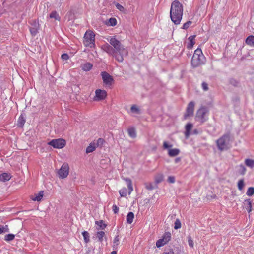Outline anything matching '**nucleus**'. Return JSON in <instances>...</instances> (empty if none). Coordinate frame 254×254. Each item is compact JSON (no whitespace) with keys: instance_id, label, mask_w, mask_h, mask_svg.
Masks as SVG:
<instances>
[{"instance_id":"obj_1","label":"nucleus","mask_w":254,"mask_h":254,"mask_svg":"<svg viewBox=\"0 0 254 254\" xmlns=\"http://www.w3.org/2000/svg\"><path fill=\"white\" fill-rule=\"evenodd\" d=\"M109 41L115 51L114 57L118 62H122L124 60V56L127 55L128 54L127 50L124 48L121 42L117 40L115 36L111 37Z\"/></svg>"},{"instance_id":"obj_2","label":"nucleus","mask_w":254,"mask_h":254,"mask_svg":"<svg viewBox=\"0 0 254 254\" xmlns=\"http://www.w3.org/2000/svg\"><path fill=\"white\" fill-rule=\"evenodd\" d=\"M183 7L182 4L178 0L172 2L170 8V18L172 21L176 25L180 23L182 19Z\"/></svg>"},{"instance_id":"obj_3","label":"nucleus","mask_w":254,"mask_h":254,"mask_svg":"<svg viewBox=\"0 0 254 254\" xmlns=\"http://www.w3.org/2000/svg\"><path fill=\"white\" fill-rule=\"evenodd\" d=\"M206 58L200 48L198 47L194 52L191 60V65L193 68L199 67L205 64Z\"/></svg>"},{"instance_id":"obj_4","label":"nucleus","mask_w":254,"mask_h":254,"mask_svg":"<svg viewBox=\"0 0 254 254\" xmlns=\"http://www.w3.org/2000/svg\"><path fill=\"white\" fill-rule=\"evenodd\" d=\"M95 35L93 31L87 30L85 32L83 37V44L85 47H94Z\"/></svg>"},{"instance_id":"obj_5","label":"nucleus","mask_w":254,"mask_h":254,"mask_svg":"<svg viewBox=\"0 0 254 254\" xmlns=\"http://www.w3.org/2000/svg\"><path fill=\"white\" fill-rule=\"evenodd\" d=\"M230 141V135L229 134H224L220 138H219L217 141V145L218 149L221 150H226L228 149V144Z\"/></svg>"},{"instance_id":"obj_6","label":"nucleus","mask_w":254,"mask_h":254,"mask_svg":"<svg viewBox=\"0 0 254 254\" xmlns=\"http://www.w3.org/2000/svg\"><path fill=\"white\" fill-rule=\"evenodd\" d=\"M127 182L128 190L126 188H123L119 190V193L121 197H126L127 194L130 195L133 190L132 181L130 179L126 178L124 179Z\"/></svg>"},{"instance_id":"obj_7","label":"nucleus","mask_w":254,"mask_h":254,"mask_svg":"<svg viewBox=\"0 0 254 254\" xmlns=\"http://www.w3.org/2000/svg\"><path fill=\"white\" fill-rule=\"evenodd\" d=\"M172 146V144H169L167 141H164L163 143V149H168V154L171 157L177 156L180 152V150L178 148H171Z\"/></svg>"},{"instance_id":"obj_8","label":"nucleus","mask_w":254,"mask_h":254,"mask_svg":"<svg viewBox=\"0 0 254 254\" xmlns=\"http://www.w3.org/2000/svg\"><path fill=\"white\" fill-rule=\"evenodd\" d=\"M69 173V166L67 163H64L62 165L60 169L58 171L59 178L60 179H65L67 177Z\"/></svg>"},{"instance_id":"obj_9","label":"nucleus","mask_w":254,"mask_h":254,"mask_svg":"<svg viewBox=\"0 0 254 254\" xmlns=\"http://www.w3.org/2000/svg\"><path fill=\"white\" fill-rule=\"evenodd\" d=\"M171 238V234L169 232H166L164 233L161 239L158 240L156 243V245L157 248H160L167 243H168Z\"/></svg>"},{"instance_id":"obj_10","label":"nucleus","mask_w":254,"mask_h":254,"mask_svg":"<svg viewBox=\"0 0 254 254\" xmlns=\"http://www.w3.org/2000/svg\"><path fill=\"white\" fill-rule=\"evenodd\" d=\"M48 144L55 148L62 149L65 146L66 141L62 138L55 139L49 142Z\"/></svg>"},{"instance_id":"obj_11","label":"nucleus","mask_w":254,"mask_h":254,"mask_svg":"<svg viewBox=\"0 0 254 254\" xmlns=\"http://www.w3.org/2000/svg\"><path fill=\"white\" fill-rule=\"evenodd\" d=\"M95 95L93 97L95 101H100L104 100L107 96V93L105 90L97 89L95 92Z\"/></svg>"},{"instance_id":"obj_12","label":"nucleus","mask_w":254,"mask_h":254,"mask_svg":"<svg viewBox=\"0 0 254 254\" xmlns=\"http://www.w3.org/2000/svg\"><path fill=\"white\" fill-rule=\"evenodd\" d=\"M101 76L103 81V83L106 86L110 87L114 82L113 77L107 72L104 71L101 72Z\"/></svg>"},{"instance_id":"obj_13","label":"nucleus","mask_w":254,"mask_h":254,"mask_svg":"<svg viewBox=\"0 0 254 254\" xmlns=\"http://www.w3.org/2000/svg\"><path fill=\"white\" fill-rule=\"evenodd\" d=\"M208 111L205 107H201L196 113V117L198 118L201 122L205 121V116L208 113Z\"/></svg>"},{"instance_id":"obj_14","label":"nucleus","mask_w":254,"mask_h":254,"mask_svg":"<svg viewBox=\"0 0 254 254\" xmlns=\"http://www.w3.org/2000/svg\"><path fill=\"white\" fill-rule=\"evenodd\" d=\"M194 105V102L193 101H191L188 104L186 109V112L184 115L185 119H187L188 117L192 116L193 114Z\"/></svg>"},{"instance_id":"obj_15","label":"nucleus","mask_w":254,"mask_h":254,"mask_svg":"<svg viewBox=\"0 0 254 254\" xmlns=\"http://www.w3.org/2000/svg\"><path fill=\"white\" fill-rule=\"evenodd\" d=\"M101 49L108 54L112 55L114 57V54L115 53L114 50L112 47V46H110L108 43H106L102 46Z\"/></svg>"},{"instance_id":"obj_16","label":"nucleus","mask_w":254,"mask_h":254,"mask_svg":"<svg viewBox=\"0 0 254 254\" xmlns=\"http://www.w3.org/2000/svg\"><path fill=\"white\" fill-rule=\"evenodd\" d=\"M44 196V191L41 190L38 193H35L34 195L30 196V199L34 201H40Z\"/></svg>"},{"instance_id":"obj_17","label":"nucleus","mask_w":254,"mask_h":254,"mask_svg":"<svg viewBox=\"0 0 254 254\" xmlns=\"http://www.w3.org/2000/svg\"><path fill=\"white\" fill-rule=\"evenodd\" d=\"M195 37H196V35H193L190 36L188 38V42L187 46V48L188 49H191L192 48V47H193L194 45L195 44Z\"/></svg>"},{"instance_id":"obj_18","label":"nucleus","mask_w":254,"mask_h":254,"mask_svg":"<svg viewBox=\"0 0 254 254\" xmlns=\"http://www.w3.org/2000/svg\"><path fill=\"white\" fill-rule=\"evenodd\" d=\"M193 127V125L191 123H188L185 126V136L186 138H188L190 135V131Z\"/></svg>"},{"instance_id":"obj_19","label":"nucleus","mask_w":254,"mask_h":254,"mask_svg":"<svg viewBox=\"0 0 254 254\" xmlns=\"http://www.w3.org/2000/svg\"><path fill=\"white\" fill-rule=\"evenodd\" d=\"M11 178V175L7 173H3L0 175V181L2 182L9 181Z\"/></svg>"},{"instance_id":"obj_20","label":"nucleus","mask_w":254,"mask_h":254,"mask_svg":"<svg viewBox=\"0 0 254 254\" xmlns=\"http://www.w3.org/2000/svg\"><path fill=\"white\" fill-rule=\"evenodd\" d=\"M244 204L248 213L251 212L252 211V204L250 199L245 200L244 201Z\"/></svg>"},{"instance_id":"obj_21","label":"nucleus","mask_w":254,"mask_h":254,"mask_svg":"<svg viewBox=\"0 0 254 254\" xmlns=\"http://www.w3.org/2000/svg\"><path fill=\"white\" fill-rule=\"evenodd\" d=\"M246 43L251 46L254 47V36L250 35L245 40Z\"/></svg>"},{"instance_id":"obj_22","label":"nucleus","mask_w":254,"mask_h":254,"mask_svg":"<svg viewBox=\"0 0 254 254\" xmlns=\"http://www.w3.org/2000/svg\"><path fill=\"white\" fill-rule=\"evenodd\" d=\"M92 67L93 64L87 62L82 65V69L84 71H88L90 70L92 68Z\"/></svg>"},{"instance_id":"obj_23","label":"nucleus","mask_w":254,"mask_h":254,"mask_svg":"<svg viewBox=\"0 0 254 254\" xmlns=\"http://www.w3.org/2000/svg\"><path fill=\"white\" fill-rule=\"evenodd\" d=\"M127 132H128L129 136L130 137H131L132 138H134L136 137V130L134 128H133V127L129 128L127 129Z\"/></svg>"},{"instance_id":"obj_24","label":"nucleus","mask_w":254,"mask_h":254,"mask_svg":"<svg viewBox=\"0 0 254 254\" xmlns=\"http://www.w3.org/2000/svg\"><path fill=\"white\" fill-rule=\"evenodd\" d=\"M134 215L133 212H129L127 216V222L129 224H131L133 222Z\"/></svg>"},{"instance_id":"obj_25","label":"nucleus","mask_w":254,"mask_h":254,"mask_svg":"<svg viewBox=\"0 0 254 254\" xmlns=\"http://www.w3.org/2000/svg\"><path fill=\"white\" fill-rule=\"evenodd\" d=\"M96 147L95 143H90V145L86 148V152L87 153L92 152L95 150Z\"/></svg>"},{"instance_id":"obj_26","label":"nucleus","mask_w":254,"mask_h":254,"mask_svg":"<svg viewBox=\"0 0 254 254\" xmlns=\"http://www.w3.org/2000/svg\"><path fill=\"white\" fill-rule=\"evenodd\" d=\"M246 165L251 168L254 167V160L251 159H246L245 160Z\"/></svg>"},{"instance_id":"obj_27","label":"nucleus","mask_w":254,"mask_h":254,"mask_svg":"<svg viewBox=\"0 0 254 254\" xmlns=\"http://www.w3.org/2000/svg\"><path fill=\"white\" fill-rule=\"evenodd\" d=\"M119 245V236L117 235L114 238V239L113 245V250H117Z\"/></svg>"},{"instance_id":"obj_28","label":"nucleus","mask_w":254,"mask_h":254,"mask_svg":"<svg viewBox=\"0 0 254 254\" xmlns=\"http://www.w3.org/2000/svg\"><path fill=\"white\" fill-rule=\"evenodd\" d=\"M84 241L86 243H88L90 241L89 234L87 231H84L82 233Z\"/></svg>"},{"instance_id":"obj_29","label":"nucleus","mask_w":254,"mask_h":254,"mask_svg":"<svg viewBox=\"0 0 254 254\" xmlns=\"http://www.w3.org/2000/svg\"><path fill=\"white\" fill-rule=\"evenodd\" d=\"M164 176L162 174H158L155 177V182L159 183L163 180Z\"/></svg>"},{"instance_id":"obj_30","label":"nucleus","mask_w":254,"mask_h":254,"mask_svg":"<svg viewBox=\"0 0 254 254\" xmlns=\"http://www.w3.org/2000/svg\"><path fill=\"white\" fill-rule=\"evenodd\" d=\"M50 17L51 18H54L56 20L59 21L60 20V17L59 16V14L55 11H52L50 14Z\"/></svg>"},{"instance_id":"obj_31","label":"nucleus","mask_w":254,"mask_h":254,"mask_svg":"<svg viewBox=\"0 0 254 254\" xmlns=\"http://www.w3.org/2000/svg\"><path fill=\"white\" fill-rule=\"evenodd\" d=\"M245 186L244 181L243 179L239 180L238 182V189L239 190H242Z\"/></svg>"},{"instance_id":"obj_32","label":"nucleus","mask_w":254,"mask_h":254,"mask_svg":"<svg viewBox=\"0 0 254 254\" xmlns=\"http://www.w3.org/2000/svg\"><path fill=\"white\" fill-rule=\"evenodd\" d=\"M15 238V235L13 234H9L7 235H6L4 237V240L9 242L10 241L13 240Z\"/></svg>"},{"instance_id":"obj_33","label":"nucleus","mask_w":254,"mask_h":254,"mask_svg":"<svg viewBox=\"0 0 254 254\" xmlns=\"http://www.w3.org/2000/svg\"><path fill=\"white\" fill-rule=\"evenodd\" d=\"M117 23V21L116 18H111L109 19L108 22V25L111 26H115Z\"/></svg>"},{"instance_id":"obj_34","label":"nucleus","mask_w":254,"mask_h":254,"mask_svg":"<svg viewBox=\"0 0 254 254\" xmlns=\"http://www.w3.org/2000/svg\"><path fill=\"white\" fill-rule=\"evenodd\" d=\"M25 123V119L24 117L21 115L18 120V125L22 127Z\"/></svg>"},{"instance_id":"obj_35","label":"nucleus","mask_w":254,"mask_h":254,"mask_svg":"<svg viewBox=\"0 0 254 254\" xmlns=\"http://www.w3.org/2000/svg\"><path fill=\"white\" fill-rule=\"evenodd\" d=\"M95 223L97 225L99 226L101 229H104L107 226L103 220L97 221Z\"/></svg>"},{"instance_id":"obj_36","label":"nucleus","mask_w":254,"mask_h":254,"mask_svg":"<svg viewBox=\"0 0 254 254\" xmlns=\"http://www.w3.org/2000/svg\"><path fill=\"white\" fill-rule=\"evenodd\" d=\"M105 236V232L103 231H99L97 233V237L98 238L99 241L102 242L103 240V237Z\"/></svg>"},{"instance_id":"obj_37","label":"nucleus","mask_w":254,"mask_h":254,"mask_svg":"<svg viewBox=\"0 0 254 254\" xmlns=\"http://www.w3.org/2000/svg\"><path fill=\"white\" fill-rule=\"evenodd\" d=\"M254 194V187H249L246 192V194L249 196H251Z\"/></svg>"},{"instance_id":"obj_38","label":"nucleus","mask_w":254,"mask_h":254,"mask_svg":"<svg viewBox=\"0 0 254 254\" xmlns=\"http://www.w3.org/2000/svg\"><path fill=\"white\" fill-rule=\"evenodd\" d=\"M181 227V223L179 219H177L174 223V229L177 230Z\"/></svg>"},{"instance_id":"obj_39","label":"nucleus","mask_w":254,"mask_h":254,"mask_svg":"<svg viewBox=\"0 0 254 254\" xmlns=\"http://www.w3.org/2000/svg\"><path fill=\"white\" fill-rule=\"evenodd\" d=\"M188 244H189V246H190V247L193 248L194 247V243H193V240L190 236H188Z\"/></svg>"},{"instance_id":"obj_40","label":"nucleus","mask_w":254,"mask_h":254,"mask_svg":"<svg viewBox=\"0 0 254 254\" xmlns=\"http://www.w3.org/2000/svg\"><path fill=\"white\" fill-rule=\"evenodd\" d=\"M9 230L8 225L2 226L0 227V234L3 232H7Z\"/></svg>"},{"instance_id":"obj_41","label":"nucleus","mask_w":254,"mask_h":254,"mask_svg":"<svg viewBox=\"0 0 254 254\" xmlns=\"http://www.w3.org/2000/svg\"><path fill=\"white\" fill-rule=\"evenodd\" d=\"M240 168V173L241 175H244L246 171V169L245 167L243 164H240L239 165Z\"/></svg>"},{"instance_id":"obj_42","label":"nucleus","mask_w":254,"mask_h":254,"mask_svg":"<svg viewBox=\"0 0 254 254\" xmlns=\"http://www.w3.org/2000/svg\"><path fill=\"white\" fill-rule=\"evenodd\" d=\"M130 110L132 112L139 113V110L138 108L135 105L131 107Z\"/></svg>"},{"instance_id":"obj_43","label":"nucleus","mask_w":254,"mask_h":254,"mask_svg":"<svg viewBox=\"0 0 254 254\" xmlns=\"http://www.w3.org/2000/svg\"><path fill=\"white\" fill-rule=\"evenodd\" d=\"M191 24V21H188L183 24L182 28L184 29H187Z\"/></svg>"},{"instance_id":"obj_44","label":"nucleus","mask_w":254,"mask_h":254,"mask_svg":"<svg viewBox=\"0 0 254 254\" xmlns=\"http://www.w3.org/2000/svg\"><path fill=\"white\" fill-rule=\"evenodd\" d=\"M30 33L31 34L34 36H35L37 33H38V29L37 28H31L30 29Z\"/></svg>"},{"instance_id":"obj_45","label":"nucleus","mask_w":254,"mask_h":254,"mask_svg":"<svg viewBox=\"0 0 254 254\" xmlns=\"http://www.w3.org/2000/svg\"><path fill=\"white\" fill-rule=\"evenodd\" d=\"M104 142H105V141L103 139L99 138L97 140V146H102L104 144Z\"/></svg>"},{"instance_id":"obj_46","label":"nucleus","mask_w":254,"mask_h":254,"mask_svg":"<svg viewBox=\"0 0 254 254\" xmlns=\"http://www.w3.org/2000/svg\"><path fill=\"white\" fill-rule=\"evenodd\" d=\"M167 181L170 183H174L175 182V178L174 176H169Z\"/></svg>"},{"instance_id":"obj_47","label":"nucleus","mask_w":254,"mask_h":254,"mask_svg":"<svg viewBox=\"0 0 254 254\" xmlns=\"http://www.w3.org/2000/svg\"><path fill=\"white\" fill-rule=\"evenodd\" d=\"M112 209L115 214H117L119 212V208L116 205H113Z\"/></svg>"},{"instance_id":"obj_48","label":"nucleus","mask_w":254,"mask_h":254,"mask_svg":"<svg viewBox=\"0 0 254 254\" xmlns=\"http://www.w3.org/2000/svg\"><path fill=\"white\" fill-rule=\"evenodd\" d=\"M115 5H116V8L118 10H119L120 11H123L124 10V7L122 5L120 4L119 3H117Z\"/></svg>"},{"instance_id":"obj_49","label":"nucleus","mask_w":254,"mask_h":254,"mask_svg":"<svg viewBox=\"0 0 254 254\" xmlns=\"http://www.w3.org/2000/svg\"><path fill=\"white\" fill-rule=\"evenodd\" d=\"M162 254H174V251L172 249L165 250Z\"/></svg>"},{"instance_id":"obj_50","label":"nucleus","mask_w":254,"mask_h":254,"mask_svg":"<svg viewBox=\"0 0 254 254\" xmlns=\"http://www.w3.org/2000/svg\"><path fill=\"white\" fill-rule=\"evenodd\" d=\"M202 87L204 91H207L208 90V84L206 82H203L202 83Z\"/></svg>"},{"instance_id":"obj_51","label":"nucleus","mask_w":254,"mask_h":254,"mask_svg":"<svg viewBox=\"0 0 254 254\" xmlns=\"http://www.w3.org/2000/svg\"><path fill=\"white\" fill-rule=\"evenodd\" d=\"M61 58L64 60H67L69 59V56L67 54H63L61 56Z\"/></svg>"},{"instance_id":"obj_52","label":"nucleus","mask_w":254,"mask_h":254,"mask_svg":"<svg viewBox=\"0 0 254 254\" xmlns=\"http://www.w3.org/2000/svg\"><path fill=\"white\" fill-rule=\"evenodd\" d=\"M181 160V157H177L176 158H175V162L176 163H177L178 162H180Z\"/></svg>"},{"instance_id":"obj_53","label":"nucleus","mask_w":254,"mask_h":254,"mask_svg":"<svg viewBox=\"0 0 254 254\" xmlns=\"http://www.w3.org/2000/svg\"><path fill=\"white\" fill-rule=\"evenodd\" d=\"M111 254H117V251L116 250H114V251L111 252Z\"/></svg>"},{"instance_id":"obj_54","label":"nucleus","mask_w":254,"mask_h":254,"mask_svg":"<svg viewBox=\"0 0 254 254\" xmlns=\"http://www.w3.org/2000/svg\"><path fill=\"white\" fill-rule=\"evenodd\" d=\"M194 133L195 134H197V130H194Z\"/></svg>"}]
</instances>
